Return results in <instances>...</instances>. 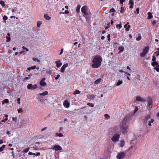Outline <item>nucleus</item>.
Returning <instances> with one entry per match:
<instances>
[{
  "label": "nucleus",
  "instance_id": "c85d7f7f",
  "mask_svg": "<svg viewBox=\"0 0 159 159\" xmlns=\"http://www.w3.org/2000/svg\"><path fill=\"white\" fill-rule=\"evenodd\" d=\"M5 145H3L0 148V152H2L3 150V149L5 148Z\"/></svg>",
  "mask_w": 159,
  "mask_h": 159
},
{
  "label": "nucleus",
  "instance_id": "680f3d73",
  "mask_svg": "<svg viewBox=\"0 0 159 159\" xmlns=\"http://www.w3.org/2000/svg\"><path fill=\"white\" fill-rule=\"evenodd\" d=\"M47 129V127H44V128H43L41 129V131H43L45 130L46 129Z\"/></svg>",
  "mask_w": 159,
  "mask_h": 159
},
{
  "label": "nucleus",
  "instance_id": "49530a36",
  "mask_svg": "<svg viewBox=\"0 0 159 159\" xmlns=\"http://www.w3.org/2000/svg\"><path fill=\"white\" fill-rule=\"evenodd\" d=\"M116 27H119V29H120V28H121L122 27L121 24H117L116 25Z\"/></svg>",
  "mask_w": 159,
  "mask_h": 159
},
{
  "label": "nucleus",
  "instance_id": "a878e982",
  "mask_svg": "<svg viewBox=\"0 0 159 159\" xmlns=\"http://www.w3.org/2000/svg\"><path fill=\"white\" fill-rule=\"evenodd\" d=\"M124 48L123 47H122V46L118 48V50H119L120 52H123V51L124 50Z\"/></svg>",
  "mask_w": 159,
  "mask_h": 159
},
{
  "label": "nucleus",
  "instance_id": "37998d69",
  "mask_svg": "<svg viewBox=\"0 0 159 159\" xmlns=\"http://www.w3.org/2000/svg\"><path fill=\"white\" fill-rule=\"evenodd\" d=\"M29 148H26L24 150V152L25 153H26L27 152H28V151H29Z\"/></svg>",
  "mask_w": 159,
  "mask_h": 159
},
{
  "label": "nucleus",
  "instance_id": "20e7f679",
  "mask_svg": "<svg viewBox=\"0 0 159 159\" xmlns=\"http://www.w3.org/2000/svg\"><path fill=\"white\" fill-rule=\"evenodd\" d=\"M27 87L28 89L33 90L37 88L38 85L36 84L33 85L31 84H29L27 85Z\"/></svg>",
  "mask_w": 159,
  "mask_h": 159
},
{
  "label": "nucleus",
  "instance_id": "e2e57ef3",
  "mask_svg": "<svg viewBox=\"0 0 159 159\" xmlns=\"http://www.w3.org/2000/svg\"><path fill=\"white\" fill-rule=\"evenodd\" d=\"M125 0H120V3L121 4H123V2H125Z\"/></svg>",
  "mask_w": 159,
  "mask_h": 159
},
{
  "label": "nucleus",
  "instance_id": "473e14b6",
  "mask_svg": "<svg viewBox=\"0 0 159 159\" xmlns=\"http://www.w3.org/2000/svg\"><path fill=\"white\" fill-rule=\"evenodd\" d=\"M146 54H145V53L143 52H142L140 53V56L143 57H144L145 56Z\"/></svg>",
  "mask_w": 159,
  "mask_h": 159
},
{
  "label": "nucleus",
  "instance_id": "864d4df0",
  "mask_svg": "<svg viewBox=\"0 0 159 159\" xmlns=\"http://www.w3.org/2000/svg\"><path fill=\"white\" fill-rule=\"evenodd\" d=\"M22 48L23 49H25L27 51H29V49L26 48L24 46L22 47Z\"/></svg>",
  "mask_w": 159,
  "mask_h": 159
},
{
  "label": "nucleus",
  "instance_id": "09e8293b",
  "mask_svg": "<svg viewBox=\"0 0 159 159\" xmlns=\"http://www.w3.org/2000/svg\"><path fill=\"white\" fill-rule=\"evenodd\" d=\"M156 60V58L154 56H153L152 58V61H155Z\"/></svg>",
  "mask_w": 159,
  "mask_h": 159
},
{
  "label": "nucleus",
  "instance_id": "c03bdc74",
  "mask_svg": "<svg viewBox=\"0 0 159 159\" xmlns=\"http://www.w3.org/2000/svg\"><path fill=\"white\" fill-rule=\"evenodd\" d=\"M124 8L122 7H121V10L120 11V12L121 13H123V10Z\"/></svg>",
  "mask_w": 159,
  "mask_h": 159
},
{
  "label": "nucleus",
  "instance_id": "338daca9",
  "mask_svg": "<svg viewBox=\"0 0 159 159\" xmlns=\"http://www.w3.org/2000/svg\"><path fill=\"white\" fill-rule=\"evenodd\" d=\"M40 154V152H37L36 154L35 153V154L34 155H35L36 156H38Z\"/></svg>",
  "mask_w": 159,
  "mask_h": 159
},
{
  "label": "nucleus",
  "instance_id": "a18cd8bd",
  "mask_svg": "<svg viewBox=\"0 0 159 159\" xmlns=\"http://www.w3.org/2000/svg\"><path fill=\"white\" fill-rule=\"evenodd\" d=\"M110 12H115L116 11L115 10V9L114 8H112L110 10Z\"/></svg>",
  "mask_w": 159,
  "mask_h": 159
},
{
  "label": "nucleus",
  "instance_id": "a19ab883",
  "mask_svg": "<svg viewBox=\"0 0 159 159\" xmlns=\"http://www.w3.org/2000/svg\"><path fill=\"white\" fill-rule=\"evenodd\" d=\"M12 120H13L16 122H17V118L16 117H12Z\"/></svg>",
  "mask_w": 159,
  "mask_h": 159
},
{
  "label": "nucleus",
  "instance_id": "1a4fd4ad",
  "mask_svg": "<svg viewBox=\"0 0 159 159\" xmlns=\"http://www.w3.org/2000/svg\"><path fill=\"white\" fill-rule=\"evenodd\" d=\"M147 102L148 104V107L152 106L153 104V101L151 97H149L147 98Z\"/></svg>",
  "mask_w": 159,
  "mask_h": 159
},
{
  "label": "nucleus",
  "instance_id": "412c9836",
  "mask_svg": "<svg viewBox=\"0 0 159 159\" xmlns=\"http://www.w3.org/2000/svg\"><path fill=\"white\" fill-rule=\"evenodd\" d=\"M81 6L80 5H78L76 7V11L77 13H79L80 12V9Z\"/></svg>",
  "mask_w": 159,
  "mask_h": 159
},
{
  "label": "nucleus",
  "instance_id": "4c0bfd02",
  "mask_svg": "<svg viewBox=\"0 0 159 159\" xmlns=\"http://www.w3.org/2000/svg\"><path fill=\"white\" fill-rule=\"evenodd\" d=\"M87 105L91 107H94V105H93L92 103H88L87 104Z\"/></svg>",
  "mask_w": 159,
  "mask_h": 159
},
{
  "label": "nucleus",
  "instance_id": "cd10ccee",
  "mask_svg": "<svg viewBox=\"0 0 159 159\" xmlns=\"http://www.w3.org/2000/svg\"><path fill=\"white\" fill-rule=\"evenodd\" d=\"M56 135H57L58 136L62 137L63 136V135L61 133H56Z\"/></svg>",
  "mask_w": 159,
  "mask_h": 159
},
{
  "label": "nucleus",
  "instance_id": "6e6552de",
  "mask_svg": "<svg viewBox=\"0 0 159 159\" xmlns=\"http://www.w3.org/2000/svg\"><path fill=\"white\" fill-rule=\"evenodd\" d=\"M136 100L137 101L141 102H144L146 101L145 98H143L140 96H137L136 98Z\"/></svg>",
  "mask_w": 159,
  "mask_h": 159
},
{
  "label": "nucleus",
  "instance_id": "052dcab7",
  "mask_svg": "<svg viewBox=\"0 0 159 159\" xmlns=\"http://www.w3.org/2000/svg\"><path fill=\"white\" fill-rule=\"evenodd\" d=\"M28 154L30 155H34L35 154V153H33V152H29L28 153Z\"/></svg>",
  "mask_w": 159,
  "mask_h": 159
},
{
  "label": "nucleus",
  "instance_id": "72a5a7b5",
  "mask_svg": "<svg viewBox=\"0 0 159 159\" xmlns=\"http://www.w3.org/2000/svg\"><path fill=\"white\" fill-rule=\"evenodd\" d=\"M89 97H90V99H93L95 98V95H94L93 94H92V95H90Z\"/></svg>",
  "mask_w": 159,
  "mask_h": 159
},
{
  "label": "nucleus",
  "instance_id": "de8ad7c7",
  "mask_svg": "<svg viewBox=\"0 0 159 159\" xmlns=\"http://www.w3.org/2000/svg\"><path fill=\"white\" fill-rule=\"evenodd\" d=\"M154 69L157 72H159V68L157 67H154Z\"/></svg>",
  "mask_w": 159,
  "mask_h": 159
},
{
  "label": "nucleus",
  "instance_id": "f03ea898",
  "mask_svg": "<svg viewBox=\"0 0 159 159\" xmlns=\"http://www.w3.org/2000/svg\"><path fill=\"white\" fill-rule=\"evenodd\" d=\"M128 121V118L127 117H125L124 118L122 122V124L120 127V129L122 134L127 133L128 128L126 123Z\"/></svg>",
  "mask_w": 159,
  "mask_h": 159
},
{
  "label": "nucleus",
  "instance_id": "e433bc0d",
  "mask_svg": "<svg viewBox=\"0 0 159 159\" xmlns=\"http://www.w3.org/2000/svg\"><path fill=\"white\" fill-rule=\"evenodd\" d=\"M33 60L34 61H37V62H40V60L37 59V58H34V57L33 58Z\"/></svg>",
  "mask_w": 159,
  "mask_h": 159
},
{
  "label": "nucleus",
  "instance_id": "79ce46f5",
  "mask_svg": "<svg viewBox=\"0 0 159 159\" xmlns=\"http://www.w3.org/2000/svg\"><path fill=\"white\" fill-rule=\"evenodd\" d=\"M141 39V36H138V37H137L136 39L137 41H139V40H140Z\"/></svg>",
  "mask_w": 159,
  "mask_h": 159
},
{
  "label": "nucleus",
  "instance_id": "3c124183",
  "mask_svg": "<svg viewBox=\"0 0 159 159\" xmlns=\"http://www.w3.org/2000/svg\"><path fill=\"white\" fill-rule=\"evenodd\" d=\"M18 112L19 113H20L21 111H23L22 109L21 108H20L18 110Z\"/></svg>",
  "mask_w": 159,
  "mask_h": 159
},
{
  "label": "nucleus",
  "instance_id": "bf43d9fd",
  "mask_svg": "<svg viewBox=\"0 0 159 159\" xmlns=\"http://www.w3.org/2000/svg\"><path fill=\"white\" fill-rule=\"evenodd\" d=\"M7 120H8V118H7L5 119L4 120H2V122H5L6 121H7Z\"/></svg>",
  "mask_w": 159,
  "mask_h": 159
},
{
  "label": "nucleus",
  "instance_id": "13d9d810",
  "mask_svg": "<svg viewBox=\"0 0 159 159\" xmlns=\"http://www.w3.org/2000/svg\"><path fill=\"white\" fill-rule=\"evenodd\" d=\"M31 69H34L35 68H36V66H31Z\"/></svg>",
  "mask_w": 159,
  "mask_h": 159
},
{
  "label": "nucleus",
  "instance_id": "4d7b16f0",
  "mask_svg": "<svg viewBox=\"0 0 159 159\" xmlns=\"http://www.w3.org/2000/svg\"><path fill=\"white\" fill-rule=\"evenodd\" d=\"M139 8H137L136 9V11L137 14H139Z\"/></svg>",
  "mask_w": 159,
  "mask_h": 159
},
{
  "label": "nucleus",
  "instance_id": "b1692460",
  "mask_svg": "<svg viewBox=\"0 0 159 159\" xmlns=\"http://www.w3.org/2000/svg\"><path fill=\"white\" fill-rule=\"evenodd\" d=\"M122 83H123V81L122 80H120L117 83V84H116V86H119V85H120V84H122Z\"/></svg>",
  "mask_w": 159,
  "mask_h": 159
},
{
  "label": "nucleus",
  "instance_id": "f257e3e1",
  "mask_svg": "<svg viewBox=\"0 0 159 159\" xmlns=\"http://www.w3.org/2000/svg\"><path fill=\"white\" fill-rule=\"evenodd\" d=\"M102 60V58L100 57L97 56L92 61L93 64L92 65V67L93 68H98L100 67Z\"/></svg>",
  "mask_w": 159,
  "mask_h": 159
},
{
  "label": "nucleus",
  "instance_id": "6ab92c4d",
  "mask_svg": "<svg viewBox=\"0 0 159 159\" xmlns=\"http://www.w3.org/2000/svg\"><path fill=\"white\" fill-rule=\"evenodd\" d=\"M44 17L46 20H50L51 18V17L48 14H45Z\"/></svg>",
  "mask_w": 159,
  "mask_h": 159
},
{
  "label": "nucleus",
  "instance_id": "f3484780",
  "mask_svg": "<svg viewBox=\"0 0 159 159\" xmlns=\"http://www.w3.org/2000/svg\"><path fill=\"white\" fill-rule=\"evenodd\" d=\"M129 3L131 4V5L129 6V8H132L133 7V5L134 4L133 0H129Z\"/></svg>",
  "mask_w": 159,
  "mask_h": 159
},
{
  "label": "nucleus",
  "instance_id": "9b49d317",
  "mask_svg": "<svg viewBox=\"0 0 159 159\" xmlns=\"http://www.w3.org/2000/svg\"><path fill=\"white\" fill-rule=\"evenodd\" d=\"M68 63L63 65L61 69V72L62 73L64 72L66 68L68 66Z\"/></svg>",
  "mask_w": 159,
  "mask_h": 159
},
{
  "label": "nucleus",
  "instance_id": "7c9ffc66",
  "mask_svg": "<svg viewBox=\"0 0 159 159\" xmlns=\"http://www.w3.org/2000/svg\"><path fill=\"white\" fill-rule=\"evenodd\" d=\"M105 117L107 119H108L110 118L109 116L107 114H105L104 115Z\"/></svg>",
  "mask_w": 159,
  "mask_h": 159
},
{
  "label": "nucleus",
  "instance_id": "774afa93",
  "mask_svg": "<svg viewBox=\"0 0 159 159\" xmlns=\"http://www.w3.org/2000/svg\"><path fill=\"white\" fill-rule=\"evenodd\" d=\"M155 53H156V54H157V55L158 56V55H159V51H157V52H155Z\"/></svg>",
  "mask_w": 159,
  "mask_h": 159
},
{
  "label": "nucleus",
  "instance_id": "aec40b11",
  "mask_svg": "<svg viewBox=\"0 0 159 159\" xmlns=\"http://www.w3.org/2000/svg\"><path fill=\"white\" fill-rule=\"evenodd\" d=\"M147 14L148 15V19H151L152 17V14L151 12H148Z\"/></svg>",
  "mask_w": 159,
  "mask_h": 159
},
{
  "label": "nucleus",
  "instance_id": "f704fd0d",
  "mask_svg": "<svg viewBox=\"0 0 159 159\" xmlns=\"http://www.w3.org/2000/svg\"><path fill=\"white\" fill-rule=\"evenodd\" d=\"M7 38V42H9L11 40V38L9 36H7L6 37Z\"/></svg>",
  "mask_w": 159,
  "mask_h": 159
},
{
  "label": "nucleus",
  "instance_id": "bb28decb",
  "mask_svg": "<svg viewBox=\"0 0 159 159\" xmlns=\"http://www.w3.org/2000/svg\"><path fill=\"white\" fill-rule=\"evenodd\" d=\"M9 102V100L7 99H4L3 101H2V103L4 104V103H7Z\"/></svg>",
  "mask_w": 159,
  "mask_h": 159
},
{
  "label": "nucleus",
  "instance_id": "4be33fe9",
  "mask_svg": "<svg viewBox=\"0 0 159 159\" xmlns=\"http://www.w3.org/2000/svg\"><path fill=\"white\" fill-rule=\"evenodd\" d=\"M125 144V141L124 140H122L121 141L120 145L121 147H122L124 146Z\"/></svg>",
  "mask_w": 159,
  "mask_h": 159
},
{
  "label": "nucleus",
  "instance_id": "a211bd4d",
  "mask_svg": "<svg viewBox=\"0 0 159 159\" xmlns=\"http://www.w3.org/2000/svg\"><path fill=\"white\" fill-rule=\"evenodd\" d=\"M48 92L47 91H45L44 92L42 93H39V95L40 96H45L48 95Z\"/></svg>",
  "mask_w": 159,
  "mask_h": 159
},
{
  "label": "nucleus",
  "instance_id": "c756f323",
  "mask_svg": "<svg viewBox=\"0 0 159 159\" xmlns=\"http://www.w3.org/2000/svg\"><path fill=\"white\" fill-rule=\"evenodd\" d=\"M0 4L2 6L4 7L5 6L4 2L2 1H0Z\"/></svg>",
  "mask_w": 159,
  "mask_h": 159
},
{
  "label": "nucleus",
  "instance_id": "58836bf2",
  "mask_svg": "<svg viewBox=\"0 0 159 159\" xmlns=\"http://www.w3.org/2000/svg\"><path fill=\"white\" fill-rule=\"evenodd\" d=\"M8 19L7 17L6 16H4L3 17V20L5 21L6 20H7Z\"/></svg>",
  "mask_w": 159,
  "mask_h": 159
},
{
  "label": "nucleus",
  "instance_id": "4468645a",
  "mask_svg": "<svg viewBox=\"0 0 159 159\" xmlns=\"http://www.w3.org/2000/svg\"><path fill=\"white\" fill-rule=\"evenodd\" d=\"M56 63L57 67V68L59 67L62 65V63L60 60L56 61Z\"/></svg>",
  "mask_w": 159,
  "mask_h": 159
},
{
  "label": "nucleus",
  "instance_id": "0eeeda50",
  "mask_svg": "<svg viewBox=\"0 0 159 159\" xmlns=\"http://www.w3.org/2000/svg\"><path fill=\"white\" fill-rule=\"evenodd\" d=\"M50 149L54 150L56 151L61 150L62 149V148L60 145H55L52 148H51Z\"/></svg>",
  "mask_w": 159,
  "mask_h": 159
},
{
  "label": "nucleus",
  "instance_id": "0e129e2a",
  "mask_svg": "<svg viewBox=\"0 0 159 159\" xmlns=\"http://www.w3.org/2000/svg\"><path fill=\"white\" fill-rule=\"evenodd\" d=\"M107 38H108V40L109 41L110 40V34H108L107 35Z\"/></svg>",
  "mask_w": 159,
  "mask_h": 159
},
{
  "label": "nucleus",
  "instance_id": "7ed1b4c3",
  "mask_svg": "<svg viewBox=\"0 0 159 159\" xmlns=\"http://www.w3.org/2000/svg\"><path fill=\"white\" fill-rule=\"evenodd\" d=\"M81 12L84 14L83 16L89 14L88 8L87 6H84L81 9Z\"/></svg>",
  "mask_w": 159,
  "mask_h": 159
},
{
  "label": "nucleus",
  "instance_id": "5701e85b",
  "mask_svg": "<svg viewBox=\"0 0 159 159\" xmlns=\"http://www.w3.org/2000/svg\"><path fill=\"white\" fill-rule=\"evenodd\" d=\"M101 80V79L100 78H99V79H97L95 81V82H94L95 84H98L100 82Z\"/></svg>",
  "mask_w": 159,
  "mask_h": 159
},
{
  "label": "nucleus",
  "instance_id": "2eb2a0df",
  "mask_svg": "<svg viewBox=\"0 0 159 159\" xmlns=\"http://www.w3.org/2000/svg\"><path fill=\"white\" fill-rule=\"evenodd\" d=\"M152 65L153 66H156L157 67L159 68V65H158V63L156 61H153L152 63Z\"/></svg>",
  "mask_w": 159,
  "mask_h": 159
},
{
  "label": "nucleus",
  "instance_id": "c9c22d12",
  "mask_svg": "<svg viewBox=\"0 0 159 159\" xmlns=\"http://www.w3.org/2000/svg\"><path fill=\"white\" fill-rule=\"evenodd\" d=\"M154 121V119H151L150 120L148 121V123H153Z\"/></svg>",
  "mask_w": 159,
  "mask_h": 159
},
{
  "label": "nucleus",
  "instance_id": "393cba45",
  "mask_svg": "<svg viewBox=\"0 0 159 159\" xmlns=\"http://www.w3.org/2000/svg\"><path fill=\"white\" fill-rule=\"evenodd\" d=\"M80 93V91H79V90H76L74 92L73 94L74 95H76L77 94H79Z\"/></svg>",
  "mask_w": 159,
  "mask_h": 159
},
{
  "label": "nucleus",
  "instance_id": "423d86ee",
  "mask_svg": "<svg viewBox=\"0 0 159 159\" xmlns=\"http://www.w3.org/2000/svg\"><path fill=\"white\" fill-rule=\"evenodd\" d=\"M125 155L126 154L123 152H121L117 155L116 157L117 159H121L123 158Z\"/></svg>",
  "mask_w": 159,
  "mask_h": 159
},
{
  "label": "nucleus",
  "instance_id": "6e6d98bb",
  "mask_svg": "<svg viewBox=\"0 0 159 159\" xmlns=\"http://www.w3.org/2000/svg\"><path fill=\"white\" fill-rule=\"evenodd\" d=\"M156 20H154L152 23V24L153 26H154L155 25H156Z\"/></svg>",
  "mask_w": 159,
  "mask_h": 159
},
{
  "label": "nucleus",
  "instance_id": "9d476101",
  "mask_svg": "<svg viewBox=\"0 0 159 159\" xmlns=\"http://www.w3.org/2000/svg\"><path fill=\"white\" fill-rule=\"evenodd\" d=\"M151 119V116L150 115H147L145 116L144 118V122L146 123L147 122Z\"/></svg>",
  "mask_w": 159,
  "mask_h": 159
},
{
  "label": "nucleus",
  "instance_id": "39448f33",
  "mask_svg": "<svg viewBox=\"0 0 159 159\" xmlns=\"http://www.w3.org/2000/svg\"><path fill=\"white\" fill-rule=\"evenodd\" d=\"M120 135L118 134H114L111 138V140L113 142H116L120 138Z\"/></svg>",
  "mask_w": 159,
  "mask_h": 159
},
{
  "label": "nucleus",
  "instance_id": "ddd939ff",
  "mask_svg": "<svg viewBox=\"0 0 159 159\" xmlns=\"http://www.w3.org/2000/svg\"><path fill=\"white\" fill-rule=\"evenodd\" d=\"M63 105L65 107L68 108L69 107L70 103L67 100H65L64 102Z\"/></svg>",
  "mask_w": 159,
  "mask_h": 159
},
{
  "label": "nucleus",
  "instance_id": "603ef678",
  "mask_svg": "<svg viewBox=\"0 0 159 159\" xmlns=\"http://www.w3.org/2000/svg\"><path fill=\"white\" fill-rule=\"evenodd\" d=\"M17 101L18 102V103L19 104H20V98H18V99H17Z\"/></svg>",
  "mask_w": 159,
  "mask_h": 159
},
{
  "label": "nucleus",
  "instance_id": "dca6fc26",
  "mask_svg": "<svg viewBox=\"0 0 159 159\" xmlns=\"http://www.w3.org/2000/svg\"><path fill=\"white\" fill-rule=\"evenodd\" d=\"M149 49L148 46L146 47L143 49V52L145 53V54H147L148 52Z\"/></svg>",
  "mask_w": 159,
  "mask_h": 159
},
{
  "label": "nucleus",
  "instance_id": "2f4dec72",
  "mask_svg": "<svg viewBox=\"0 0 159 159\" xmlns=\"http://www.w3.org/2000/svg\"><path fill=\"white\" fill-rule=\"evenodd\" d=\"M42 22L41 21H38L37 22V26L38 27H39L40 26V25H41V24H42Z\"/></svg>",
  "mask_w": 159,
  "mask_h": 159
},
{
  "label": "nucleus",
  "instance_id": "5fc2aeb1",
  "mask_svg": "<svg viewBox=\"0 0 159 159\" xmlns=\"http://www.w3.org/2000/svg\"><path fill=\"white\" fill-rule=\"evenodd\" d=\"M129 23L127 22V23L125 24L124 26V27L125 28V29L127 28V25L129 24Z\"/></svg>",
  "mask_w": 159,
  "mask_h": 159
},
{
  "label": "nucleus",
  "instance_id": "8fccbe9b",
  "mask_svg": "<svg viewBox=\"0 0 159 159\" xmlns=\"http://www.w3.org/2000/svg\"><path fill=\"white\" fill-rule=\"evenodd\" d=\"M60 75H59V74L57 75V76L56 77H55V79L56 80H57V79H58L60 77Z\"/></svg>",
  "mask_w": 159,
  "mask_h": 159
},
{
  "label": "nucleus",
  "instance_id": "ea45409f",
  "mask_svg": "<svg viewBox=\"0 0 159 159\" xmlns=\"http://www.w3.org/2000/svg\"><path fill=\"white\" fill-rule=\"evenodd\" d=\"M130 27V25H128L127 28H126L125 29V30L127 31H128L129 30Z\"/></svg>",
  "mask_w": 159,
  "mask_h": 159
},
{
  "label": "nucleus",
  "instance_id": "69168bd1",
  "mask_svg": "<svg viewBox=\"0 0 159 159\" xmlns=\"http://www.w3.org/2000/svg\"><path fill=\"white\" fill-rule=\"evenodd\" d=\"M30 79V78L29 77H26L25 78V80H27Z\"/></svg>",
  "mask_w": 159,
  "mask_h": 159
},
{
  "label": "nucleus",
  "instance_id": "f8f14e48",
  "mask_svg": "<svg viewBox=\"0 0 159 159\" xmlns=\"http://www.w3.org/2000/svg\"><path fill=\"white\" fill-rule=\"evenodd\" d=\"M46 80L45 78H43L40 81V84L41 86H44L46 85V83L44 81V80Z\"/></svg>",
  "mask_w": 159,
  "mask_h": 159
}]
</instances>
